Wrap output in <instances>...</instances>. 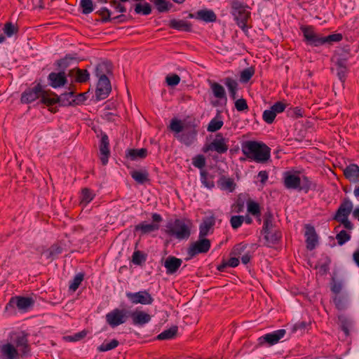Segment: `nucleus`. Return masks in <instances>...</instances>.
Returning <instances> with one entry per match:
<instances>
[{
	"mask_svg": "<svg viewBox=\"0 0 359 359\" xmlns=\"http://www.w3.org/2000/svg\"><path fill=\"white\" fill-rule=\"evenodd\" d=\"M210 89L215 98L226 102L227 97L224 88L217 82H210Z\"/></svg>",
	"mask_w": 359,
	"mask_h": 359,
	"instance_id": "5701e85b",
	"label": "nucleus"
},
{
	"mask_svg": "<svg viewBox=\"0 0 359 359\" xmlns=\"http://www.w3.org/2000/svg\"><path fill=\"white\" fill-rule=\"evenodd\" d=\"M166 83L170 86H175L180 82V77L177 74L168 75L165 78Z\"/></svg>",
	"mask_w": 359,
	"mask_h": 359,
	"instance_id": "864d4df0",
	"label": "nucleus"
},
{
	"mask_svg": "<svg viewBox=\"0 0 359 359\" xmlns=\"http://www.w3.org/2000/svg\"><path fill=\"white\" fill-rule=\"evenodd\" d=\"M218 187L224 191H227L228 192H233L236 187V184L235 183L233 179L227 177L226 176H222L219 180L217 181Z\"/></svg>",
	"mask_w": 359,
	"mask_h": 359,
	"instance_id": "412c9836",
	"label": "nucleus"
},
{
	"mask_svg": "<svg viewBox=\"0 0 359 359\" xmlns=\"http://www.w3.org/2000/svg\"><path fill=\"white\" fill-rule=\"evenodd\" d=\"M305 236L306 238V248L309 250H312L313 249L315 248L316 243L318 242L317 235L316 233L314 228L309 226H306Z\"/></svg>",
	"mask_w": 359,
	"mask_h": 359,
	"instance_id": "4be33fe9",
	"label": "nucleus"
},
{
	"mask_svg": "<svg viewBox=\"0 0 359 359\" xmlns=\"http://www.w3.org/2000/svg\"><path fill=\"white\" fill-rule=\"evenodd\" d=\"M235 107L239 111H244L248 108L246 100L243 98L238 99L236 101Z\"/></svg>",
	"mask_w": 359,
	"mask_h": 359,
	"instance_id": "680f3d73",
	"label": "nucleus"
},
{
	"mask_svg": "<svg viewBox=\"0 0 359 359\" xmlns=\"http://www.w3.org/2000/svg\"><path fill=\"white\" fill-rule=\"evenodd\" d=\"M182 261L181 259L175 257H168L164 263V266L167 270V273L172 274L175 273L180 267Z\"/></svg>",
	"mask_w": 359,
	"mask_h": 359,
	"instance_id": "aec40b11",
	"label": "nucleus"
},
{
	"mask_svg": "<svg viewBox=\"0 0 359 359\" xmlns=\"http://www.w3.org/2000/svg\"><path fill=\"white\" fill-rule=\"evenodd\" d=\"M49 84L54 88L64 86L67 83V76L64 72H51L48 75Z\"/></svg>",
	"mask_w": 359,
	"mask_h": 359,
	"instance_id": "dca6fc26",
	"label": "nucleus"
},
{
	"mask_svg": "<svg viewBox=\"0 0 359 359\" xmlns=\"http://www.w3.org/2000/svg\"><path fill=\"white\" fill-rule=\"evenodd\" d=\"M232 14L234 15L238 25L246 32L248 29L247 22L250 18L248 7L238 0H232L231 3Z\"/></svg>",
	"mask_w": 359,
	"mask_h": 359,
	"instance_id": "39448f33",
	"label": "nucleus"
},
{
	"mask_svg": "<svg viewBox=\"0 0 359 359\" xmlns=\"http://www.w3.org/2000/svg\"><path fill=\"white\" fill-rule=\"evenodd\" d=\"M169 26L172 29L186 32L190 31L191 28V23L183 20H172Z\"/></svg>",
	"mask_w": 359,
	"mask_h": 359,
	"instance_id": "c756f323",
	"label": "nucleus"
},
{
	"mask_svg": "<svg viewBox=\"0 0 359 359\" xmlns=\"http://www.w3.org/2000/svg\"><path fill=\"white\" fill-rule=\"evenodd\" d=\"M132 261L135 264L140 265L145 261V257L140 251H135L133 255Z\"/></svg>",
	"mask_w": 359,
	"mask_h": 359,
	"instance_id": "4d7b16f0",
	"label": "nucleus"
},
{
	"mask_svg": "<svg viewBox=\"0 0 359 359\" xmlns=\"http://www.w3.org/2000/svg\"><path fill=\"white\" fill-rule=\"evenodd\" d=\"M242 151L249 159L264 163L271 156V149L265 144L257 141H247L242 144Z\"/></svg>",
	"mask_w": 359,
	"mask_h": 359,
	"instance_id": "f257e3e1",
	"label": "nucleus"
},
{
	"mask_svg": "<svg viewBox=\"0 0 359 359\" xmlns=\"http://www.w3.org/2000/svg\"><path fill=\"white\" fill-rule=\"evenodd\" d=\"M191 223L188 220L176 219L167 225V233L178 239L188 238L191 233Z\"/></svg>",
	"mask_w": 359,
	"mask_h": 359,
	"instance_id": "20e7f679",
	"label": "nucleus"
},
{
	"mask_svg": "<svg viewBox=\"0 0 359 359\" xmlns=\"http://www.w3.org/2000/svg\"><path fill=\"white\" fill-rule=\"evenodd\" d=\"M238 264H239V260L236 257H231L226 262V264L231 267H236L238 265Z\"/></svg>",
	"mask_w": 359,
	"mask_h": 359,
	"instance_id": "774afa93",
	"label": "nucleus"
},
{
	"mask_svg": "<svg viewBox=\"0 0 359 359\" xmlns=\"http://www.w3.org/2000/svg\"><path fill=\"white\" fill-rule=\"evenodd\" d=\"M118 341L116 339H112L109 343H103L98 348L97 350L100 352H104L112 350L118 346Z\"/></svg>",
	"mask_w": 359,
	"mask_h": 359,
	"instance_id": "a19ab883",
	"label": "nucleus"
},
{
	"mask_svg": "<svg viewBox=\"0 0 359 359\" xmlns=\"http://www.w3.org/2000/svg\"><path fill=\"white\" fill-rule=\"evenodd\" d=\"M74 94V92L72 90L68 93H64L59 97L60 101L61 100L63 104L78 105L82 104L87 99V93H83L76 95L74 98L69 100V97H73Z\"/></svg>",
	"mask_w": 359,
	"mask_h": 359,
	"instance_id": "f8f14e48",
	"label": "nucleus"
},
{
	"mask_svg": "<svg viewBox=\"0 0 359 359\" xmlns=\"http://www.w3.org/2000/svg\"><path fill=\"white\" fill-rule=\"evenodd\" d=\"M196 18L206 22H212L216 21L217 16L211 10H200L196 14Z\"/></svg>",
	"mask_w": 359,
	"mask_h": 359,
	"instance_id": "b1692460",
	"label": "nucleus"
},
{
	"mask_svg": "<svg viewBox=\"0 0 359 359\" xmlns=\"http://www.w3.org/2000/svg\"><path fill=\"white\" fill-rule=\"evenodd\" d=\"M33 303L31 298L18 297L10 300L9 305L15 304L19 309H26Z\"/></svg>",
	"mask_w": 359,
	"mask_h": 359,
	"instance_id": "a878e982",
	"label": "nucleus"
},
{
	"mask_svg": "<svg viewBox=\"0 0 359 359\" xmlns=\"http://www.w3.org/2000/svg\"><path fill=\"white\" fill-rule=\"evenodd\" d=\"M223 126V121L217 118H212L208 126V131L215 132L219 130Z\"/></svg>",
	"mask_w": 359,
	"mask_h": 359,
	"instance_id": "ea45409f",
	"label": "nucleus"
},
{
	"mask_svg": "<svg viewBox=\"0 0 359 359\" xmlns=\"http://www.w3.org/2000/svg\"><path fill=\"white\" fill-rule=\"evenodd\" d=\"M95 197V194L88 188L81 190V203L86 205Z\"/></svg>",
	"mask_w": 359,
	"mask_h": 359,
	"instance_id": "f704fd0d",
	"label": "nucleus"
},
{
	"mask_svg": "<svg viewBox=\"0 0 359 359\" xmlns=\"http://www.w3.org/2000/svg\"><path fill=\"white\" fill-rule=\"evenodd\" d=\"M193 165L198 168H203L205 165V159L203 155H198L193 158Z\"/></svg>",
	"mask_w": 359,
	"mask_h": 359,
	"instance_id": "5fc2aeb1",
	"label": "nucleus"
},
{
	"mask_svg": "<svg viewBox=\"0 0 359 359\" xmlns=\"http://www.w3.org/2000/svg\"><path fill=\"white\" fill-rule=\"evenodd\" d=\"M344 174L350 181H355L359 177V167L355 164H351L344 169Z\"/></svg>",
	"mask_w": 359,
	"mask_h": 359,
	"instance_id": "c85d7f7f",
	"label": "nucleus"
},
{
	"mask_svg": "<svg viewBox=\"0 0 359 359\" xmlns=\"http://www.w3.org/2000/svg\"><path fill=\"white\" fill-rule=\"evenodd\" d=\"M158 229V225L155 224H140L135 226V230H140L142 233L152 232Z\"/></svg>",
	"mask_w": 359,
	"mask_h": 359,
	"instance_id": "e433bc0d",
	"label": "nucleus"
},
{
	"mask_svg": "<svg viewBox=\"0 0 359 359\" xmlns=\"http://www.w3.org/2000/svg\"><path fill=\"white\" fill-rule=\"evenodd\" d=\"M111 90V86L108 78L99 79L95 95L97 100H104L107 98Z\"/></svg>",
	"mask_w": 359,
	"mask_h": 359,
	"instance_id": "9b49d317",
	"label": "nucleus"
},
{
	"mask_svg": "<svg viewBox=\"0 0 359 359\" xmlns=\"http://www.w3.org/2000/svg\"><path fill=\"white\" fill-rule=\"evenodd\" d=\"M109 139L107 135L102 136L101 143L100 146V160L103 165H106L108 162L109 156Z\"/></svg>",
	"mask_w": 359,
	"mask_h": 359,
	"instance_id": "a211bd4d",
	"label": "nucleus"
},
{
	"mask_svg": "<svg viewBox=\"0 0 359 359\" xmlns=\"http://www.w3.org/2000/svg\"><path fill=\"white\" fill-rule=\"evenodd\" d=\"M353 208V203L348 198L344 199L334 217V219L336 220L342 217H348L352 212Z\"/></svg>",
	"mask_w": 359,
	"mask_h": 359,
	"instance_id": "2eb2a0df",
	"label": "nucleus"
},
{
	"mask_svg": "<svg viewBox=\"0 0 359 359\" xmlns=\"http://www.w3.org/2000/svg\"><path fill=\"white\" fill-rule=\"evenodd\" d=\"M17 28L11 22H6L4 25V32L9 37L17 32Z\"/></svg>",
	"mask_w": 359,
	"mask_h": 359,
	"instance_id": "6e6d98bb",
	"label": "nucleus"
},
{
	"mask_svg": "<svg viewBox=\"0 0 359 359\" xmlns=\"http://www.w3.org/2000/svg\"><path fill=\"white\" fill-rule=\"evenodd\" d=\"M225 85L226 86L229 90L231 97L233 99H235L238 87L237 82L231 78H226L225 79Z\"/></svg>",
	"mask_w": 359,
	"mask_h": 359,
	"instance_id": "4c0bfd02",
	"label": "nucleus"
},
{
	"mask_svg": "<svg viewBox=\"0 0 359 359\" xmlns=\"http://www.w3.org/2000/svg\"><path fill=\"white\" fill-rule=\"evenodd\" d=\"M39 97H41V102L47 106H50L60 102V98L57 95L43 90L40 84H37L34 88L25 90L21 96V101L23 103H29Z\"/></svg>",
	"mask_w": 359,
	"mask_h": 359,
	"instance_id": "f03ea898",
	"label": "nucleus"
},
{
	"mask_svg": "<svg viewBox=\"0 0 359 359\" xmlns=\"http://www.w3.org/2000/svg\"><path fill=\"white\" fill-rule=\"evenodd\" d=\"M254 74L255 70L252 67L245 69L241 72V81L243 82H248Z\"/></svg>",
	"mask_w": 359,
	"mask_h": 359,
	"instance_id": "603ef678",
	"label": "nucleus"
},
{
	"mask_svg": "<svg viewBox=\"0 0 359 359\" xmlns=\"http://www.w3.org/2000/svg\"><path fill=\"white\" fill-rule=\"evenodd\" d=\"M81 7L83 14H88L93 11V4L92 0H81Z\"/></svg>",
	"mask_w": 359,
	"mask_h": 359,
	"instance_id": "a18cd8bd",
	"label": "nucleus"
},
{
	"mask_svg": "<svg viewBox=\"0 0 359 359\" xmlns=\"http://www.w3.org/2000/svg\"><path fill=\"white\" fill-rule=\"evenodd\" d=\"M126 311L115 309L106 315L107 323L112 327L124 323L126 320Z\"/></svg>",
	"mask_w": 359,
	"mask_h": 359,
	"instance_id": "0eeeda50",
	"label": "nucleus"
},
{
	"mask_svg": "<svg viewBox=\"0 0 359 359\" xmlns=\"http://www.w3.org/2000/svg\"><path fill=\"white\" fill-rule=\"evenodd\" d=\"M99 15H101L102 21L108 22L111 21V12L107 8H102L99 11Z\"/></svg>",
	"mask_w": 359,
	"mask_h": 359,
	"instance_id": "13d9d810",
	"label": "nucleus"
},
{
	"mask_svg": "<svg viewBox=\"0 0 359 359\" xmlns=\"http://www.w3.org/2000/svg\"><path fill=\"white\" fill-rule=\"evenodd\" d=\"M147 156V149L142 148L140 149H128L126 153V157L131 161H136L143 159Z\"/></svg>",
	"mask_w": 359,
	"mask_h": 359,
	"instance_id": "cd10ccee",
	"label": "nucleus"
},
{
	"mask_svg": "<svg viewBox=\"0 0 359 359\" xmlns=\"http://www.w3.org/2000/svg\"><path fill=\"white\" fill-rule=\"evenodd\" d=\"M227 140L225 139L221 133H217L213 141L208 146L207 149L215 151L219 154H224L227 151L229 146Z\"/></svg>",
	"mask_w": 359,
	"mask_h": 359,
	"instance_id": "9d476101",
	"label": "nucleus"
},
{
	"mask_svg": "<svg viewBox=\"0 0 359 359\" xmlns=\"http://www.w3.org/2000/svg\"><path fill=\"white\" fill-rule=\"evenodd\" d=\"M201 182L208 189H212L214 187L215 184L212 178H210L208 175V173L205 171H202L201 172Z\"/></svg>",
	"mask_w": 359,
	"mask_h": 359,
	"instance_id": "8fccbe9b",
	"label": "nucleus"
},
{
	"mask_svg": "<svg viewBox=\"0 0 359 359\" xmlns=\"http://www.w3.org/2000/svg\"><path fill=\"white\" fill-rule=\"evenodd\" d=\"M170 129L172 131L179 133L183 130L184 126L181 121L173 118L170 121Z\"/></svg>",
	"mask_w": 359,
	"mask_h": 359,
	"instance_id": "de8ad7c7",
	"label": "nucleus"
},
{
	"mask_svg": "<svg viewBox=\"0 0 359 359\" xmlns=\"http://www.w3.org/2000/svg\"><path fill=\"white\" fill-rule=\"evenodd\" d=\"M16 346L11 343H6L0 346V357L4 359H19L22 354H27L29 351L27 339L24 336H19L15 340Z\"/></svg>",
	"mask_w": 359,
	"mask_h": 359,
	"instance_id": "7ed1b4c3",
	"label": "nucleus"
},
{
	"mask_svg": "<svg viewBox=\"0 0 359 359\" xmlns=\"http://www.w3.org/2000/svg\"><path fill=\"white\" fill-rule=\"evenodd\" d=\"M111 72V64L105 62L99 63L95 69V74L96 76L99 78V79L107 78V75L110 74Z\"/></svg>",
	"mask_w": 359,
	"mask_h": 359,
	"instance_id": "bb28decb",
	"label": "nucleus"
},
{
	"mask_svg": "<svg viewBox=\"0 0 359 359\" xmlns=\"http://www.w3.org/2000/svg\"><path fill=\"white\" fill-rule=\"evenodd\" d=\"M244 222L243 216H232L230 219V224L233 229L239 228Z\"/></svg>",
	"mask_w": 359,
	"mask_h": 359,
	"instance_id": "3c124183",
	"label": "nucleus"
},
{
	"mask_svg": "<svg viewBox=\"0 0 359 359\" xmlns=\"http://www.w3.org/2000/svg\"><path fill=\"white\" fill-rule=\"evenodd\" d=\"M126 297L134 304H141L144 305L151 304L154 299L147 290H142L137 292H128Z\"/></svg>",
	"mask_w": 359,
	"mask_h": 359,
	"instance_id": "6e6552de",
	"label": "nucleus"
},
{
	"mask_svg": "<svg viewBox=\"0 0 359 359\" xmlns=\"http://www.w3.org/2000/svg\"><path fill=\"white\" fill-rule=\"evenodd\" d=\"M276 116V114L271 108L269 109L265 110L262 115L263 120L269 124H271L273 122Z\"/></svg>",
	"mask_w": 359,
	"mask_h": 359,
	"instance_id": "09e8293b",
	"label": "nucleus"
},
{
	"mask_svg": "<svg viewBox=\"0 0 359 359\" xmlns=\"http://www.w3.org/2000/svg\"><path fill=\"white\" fill-rule=\"evenodd\" d=\"M285 108L286 104L282 102H277L271 107L276 115L277 114L283 112Z\"/></svg>",
	"mask_w": 359,
	"mask_h": 359,
	"instance_id": "bf43d9fd",
	"label": "nucleus"
},
{
	"mask_svg": "<svg viewBox=\"0 0 359 359\" xmlns=\"http://www.w3.org/2000/svg\"><path fill=\"white\" fill-rule=\"evenodd\" d=\"M336 221L340 222L346 229L348 230H351L353 227L352 223L348 220V217H342L339 219H336Z\"/></svg>",
	"mask_w": 359,
	"mask_h": 359,
	"instance_id": "0e129e2a",
	"label": "nucleus"
},
{
	"mask_svg": "<svg viewBox=\"0 0 359 359\" xmlns=\"http://www.w3.org/2000/svg\"><path fill=\"white\" fill-rule=\"evenodd\" d=\"M264 238L267 242V245L271 246L274 245L281 239L282 234L280 231L276 230L273 231L269 230L267 231H264Z\"/></svg>",
	"mask_w": 359,
	"mask_h": 359,
	"instance_id": "393cba45",
	"label": "nucleus"
},
{
	"mask_svg": "<svg viewBox=\"0 0 359 359\" xmlns=\"http://www.w3.org/2000/svg\"><path fill=\"white\" fill-rule=\"evenodd\" d=\"M332 60L336 64V65L337 66V67L339 69V68H344V69L346 68V61H347L346 58H341V57H338L337 55H334L332 57Z\"/></svg>",
	"mask_w": 359,
	"mask_h": 359,
	"instance_id": "052dcab7",
	"label": "nucleus"
},
{
	"mask_svg": "<svg viewBox=\"0 0 359 359\" xmlns=\"http://www.w3.org/2000/svg\"><path fill=\"white\" fill-rule=\"evenodd\" d=\"M210 248V240L203 238H199V240L193 243L189 248L188 253L191 257H194L199 253L207 252Z\"/></svg>",
	"mask_w": 359,
	"mask_h": 359,
	"instance_id": "1a4fd4ad",
	"label": "nucleus"
},
{
	"mask_svg": "<svg viewBox=\"0 0 359 359\" xmlns=\"http://www.w3.org/2000/svg\"><path fill=\"white\" fill-rule=\"evenodd\" d=\"M247 209L248 212L252 215L258 217L259 222H261L260 215H261V208L260 205L258 203L249 199L247 201Z\"/></svg>",
	"mask_w": 359,
	"mask_h": 359,
	"instance_id": "7c9ffc66",
	"label": "nucleus"
},
{
	"mask_svg": "<svg viewBox=\"0 0 359 359\" xmlns=\"http://www.w3.org/2000/svg\"><path fill=\"white\" fill-rule=\"evenodd\" d=\"M214 225V222L210 219H205L200 226L199 238H203L208 235L210 229Z\"/></svg>",
	"mask_w": 359,
	"mask_h": 359,
	"instance_id": "c9c22d12",
	"label": "nucleus"
},
{
	"mask_svg": "<svg viewBox=\"0 0 359 359\" xmlns=\"http://www.w3.org/2000/svg\"><path fill=\"white\" fill-rule=\"evenodd\" d=\"M264 225L262 231H267L269 230H271L273 228V216L271 211L268 210L266 211L264 216Z\"/></svg>",
	"mask_w": 359,
	"mask_h": 359,
	"instance_id": "72a5a7b5",
	"label": "nucleus"
},
{
	"mask_svg": "<svg viewBox=\"0 0 359 359\" xmlns=\"http://www.w3.org/2000/svg\"><path fill=\"white\" fill-rule=\"evenodd\" d=\"M177 332V327L173 326L166 330H164L157 337L159 340L170 339L174 338Z\"/></svg>",
	"mask_w": 359,
	"mask_h": 359,
	"instance_id": "473e14b6",
	"label": "nucleus"
},
{
	"mask_svg": "<svg viewBox=\"0 0 359 359\" xmlns=\"http://www.w3.org/2000/svg\"><path fill=\"white\" fill-rule=\"evenodd\" d=\"M68 76L75 82L81 83L86 82L90 78V74L86 69H81L77 67L70 69Z\"/></svg>",
	"mask_w": 359,
	"mask_h": 359,
	"instance_id": "ddd939ff",
	"label": "nucleus"
},
{
	"mask_svg": "<svg viewBox=\"0 0 359 359\" xmlns=\"http://www.w3.org/2000/svg\"><path fill=\"white\" fill-rule=\"evenodd\" d=\"M284 184L287 189L303 190L306 192L311 187V182L306 177L302 180L298 175L290 172L285 174Z\"/></svg>",
	"mask_w": 359,
	"mask_h": 359,
	"instance_id": "423d86ee",
	"label": "nucleus"
},
{
	"mask_svg": "<svg viewBox=\"0 0 359 359\" xmlns=\"http://www.w3.org/2000/svg\"><path fill=\"white\" fill-rule=\"evenodd\" d=\"M302 30L304 34V36L309 43L315 46H318L320 45L322 36L316 34L312 27H304L302 28Z\"/></svg>",
	"mask_w": 359,
	"mask_h": 359,
	"instance_id": "f3484780",
	"label": "nucleus"
},
{
	"mask_svg": "<svg viewBox=\"0 0 359 359\" xmlns=\"http://www.w3.org/2000/svg\"><path fill=\"white\" fill-rule=\"evenodd\" d=\"M336 239L338 244L342 245L351 239V235L346 231L342 230L337 234Z\"/></svg>",
	"mask_w": 359,
	"mask_h": 359,
	"instance_id": "37998d69",
	"label": "nucleus"
},
{
	"mask_svg": "<svg viewBox=\"0 0 359 359\" xmlns=\"http://www.w3.org/2000/svg\"><path fill=\"white\" fill-rule=\"evenodd\" d=\"M131 177L139 184H144L149 180V173L147 170H133L130 172Z\"/></svg>",
	"mask_w": 359,
	"mask_h": 359,
	"instance_id": "2f4dec72",
	"label": "nucleus"
},
{
	"mask_svg": "<svg viewBox=\"0 0 359 359\" xmlns=\"http://www.w3.org/2000/svg\"><path fill=\"white\" fill-rule=\"evenodd\" d=\"M342 39V35L341 34H333L327 36L321 37L320 45L325 43H331L332 42H339Z\"/></svg>",
	"mask_w": 359,
	"mask_h": 359,
	"instance_id": "58836bf2",
	"label": "nucleus"
},
{
	"mask_svg": "<svg viewBox=\"0 0 359 359\" xmlns=\"http://www.w3.org/2000/svg\"><path fill=\"white\" fill-rule=\"evenodd\" d=\"M286 333V331L283 329L274 331L271 333L266 334L260 339H263L264 341L268 343L269 345H274L277 344L280 339H282Z\"/></svg>",
	"mask_w": 359,
	"mask_h": 359,
	"instance_id": "6ab92c4d",
	"label": "nucleus"
},
{
	"mask_svg": "<svg viewBox=\"0 0 359 359\" xmlns=\"http://www.w3.org/2000/svg\"><path fill=\"white\" fill-rule=\"evenodd\" d=\"M133 323L135 325L142 326L148 323L151 319V316L144 311L135 310L130 313Z\"/></svg>",
	"mask_w": 359,
	"mask_h": 359,
	"instance_id": "4468645a",
	"label": "nucleus"
},
{
	"mask_svg": "<svg viewBox=\"0 0 359 359\" xmlns=\"http://www.w3.org/2000/svg\"><path fill=\"white\" fill-rule=\"evenodd\" d=\"M153 2L157 10L161 13L168 11L170 9L169 2L166 0H154Z\"/></svg>",
	"mask_w": 359,
	"mask_h": 359,
	"instance_id": "49530a36",
	"label": "nucleus"
},
{
	"mask_svg": "<svg viewBox=\"0 0 359 359\" xmlns=\"http://www.w3.org/2000/svg\"><path fill=\"white\" fill-rule=\"evenodd\" d=\"M306 326H307V324L306 322H304V321L298 322L292 326V332L294 333L299 330L304 331L306 329Z\"/></svg>",
	"mask_w": 359,
	"mask_h": 359,
	"instance_id": "e2e57ef3",
	"label": "nucleus"
},
{
	"mask_svg": "<svg viewBox=\"0 0 359 359\" xmlns=\"http://www.w3.org/2000/svg\"><path fill=\"white\" fill-rule=\"evenodd\" d=\"M73 60V57L67 56L65 58L57 61V65L61 68H66L69 66V62Z\"/></svg>",
	"mask_w": 359,
	"mask_h": 359,
	"instance_id": "69168bd1",
	"label": "nucleus"
},
{
	"mask_svg": "<svg viewBox=\"0 0 359 359\" xmlns=\"http://www.w3.org/2000/svg\"><path fill=\"white\" fill-rule=\"evenodd\" d=\"M135 11L136 13H142L143 15H149L151 12V6L148 3H145L143 5L137 4L135 6Z\"/></svg>",
	"mask_w": 359,
	"mask_h": 359,
	"instance_id": "79ce46f5",
	"label": "nucleus"
},
{
	"mask_svg": "<svg viewBox=\"0 0 359 359\" xmlns=\"http://www.w3.org/2000/svg\"><path fill=\"white\" fill-rule=\"evenodd\" d=\"M258 177L260 179V182L264 184L268 180V172L265 170L260 171L258 173Z\"/></svg>",
	"mask_w": 359,
	"mask_h": 359,
	"instance_id": "338daca9",
	"label": "nucleus"
},
{
	"mask_svg": "<svg viewBox=\"0 0 359 359\" xmlns=\"http://www.w3.org/2000/svg\"><path fill=\"white\" fill-rule=\"evenodd\" d=\"M83 278L84 276L83 273H78L73 279L72 283L69 285V290L75 292L81 285Z\"/></svg>",
	"mask_w": 359,
	"mask_h": 359,
	"instance_id": "c03bdc74",
	"label": "nucleus"
}]
</instances>
